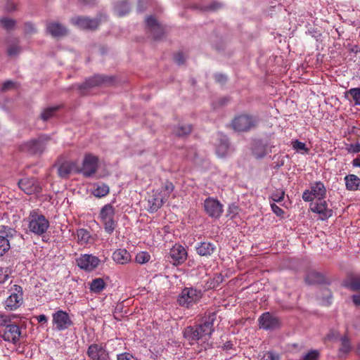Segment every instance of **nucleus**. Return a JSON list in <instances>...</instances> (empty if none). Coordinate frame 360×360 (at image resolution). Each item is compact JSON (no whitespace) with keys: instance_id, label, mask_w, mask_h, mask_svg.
Masks as SVG:
<instances>
[{"instance_id":"54","label":"nucleus","mask_w":360,"mask_h":360,"mask_svg":"<svg viewBox=\"0 0 360 360\" xmlns=\"http://www.w3.org/2000/svg\"><path fill=\"white\" fill-rule=\"evenodd\" d=\"M117 360H134L132 355L129 353L120 354L117 356Z\"/></svg>"},{"instance_id":"46","label":"nucleus","mask_w":360,"mask_h":360,"mask_svg":"<svg viewBox=\"0 0 360 360\" xmlns=\"http://www.w3.org/2000/svg\"><path fill=\"white\" fill-rule=\"evenodd\" d=\"M285 193L283 191H277L271 194V198L274 202H281L284 198Z\"/></svg>"},{"instance_id":"36","label":"nucleus","mask_w":360,"mask_h":360,"mask_svg":"<svg viewBox=\"0 0 360 360\" xmlns=\"http://www.w3.org/2000/svg\"><path fill=\"white\" fill-rule=\"evenodd\" d=\"M229 151V143L225 136H221L220 143L217 146L216 152L219 157L225 156Z\"/></svg>"},{"instance_id":"3","label":"nucleus","mask_w":360,"mask_h":360,"mask_svg":"<svg viewBox=\"0 0 360 360\" xmlns=\"http://www.w3.org/2000/svg\"><path fill=\"white\" fill-rule=\"evenodd\" d=\"M99 219L103 225L105 231L108 234H112L117 225V221L115 219V208L112 204H106L101 209Z\"/></svg>"},{"instance_id":"43","label":"nucleus","mask_w":360,"mask_h":360,"mask_svg":"<svg viewBox=\"0 0 360 360\" xmlns=\"http://www.w3.org/2000/svg\"><path fill=\"white\" fill-rule=\"evenodd\" d=\"M191 126L190 124H184L179 126L175 131L176 136H182L189 134L191 131Z\"/></svg>"},{"instance_id":"55","label":"nucleus","mask_w":360,"mask_h":360,"mask_svg":"<svg viewBox=\"0 0 360 360\" xmlns=\"http://www.w3.org/2000/svg\"><path fill=\"white\" fill-rule=\"evenodd\" d=\"M185 60V57H184V55L181 53H178L176 56H175V61L179 64V65H181V64H183Z\"/></svg>"},{"instance_id":"24","label":"nucleus","mask_w":360,"mask_h":360,"mask_svg":"<svg viewBox=\"0 0 360 360\" xmlns=\"http://www.w3.org/2000/svg\"><path fill=\"white\" fill-rule=\"evenodd\" d=\"M20 188L26 194L31 195L38 191V186L34 184L33 179H23L18 182Z\"/></svg>"},{"instance_id":"30","label":"nucleus","mask_w":360,"mask_h":360,"mask_svg":"<svg viewBox=\"0 0 360 360\" xmlns=\"http://www.w3.org/2000/svg\"><path fill=\"white\" fill-rule=\"evenodd\" d=\"M174 185L172 183L169 181H166L163 186L158 189L154 190L158 195H159L161 198L167 196V200L170 196V194L174 191Z\"/></svg>"},{"instance_id":"25","label":"nucleus","mask_w":360,"mask_h":360,"mask_svg":"<svg viewBox=\"0 0 360 360\" xmlns=\"http://www.w3.org/2000/svg\"><path fill=\"white\" fill-rule=\"evenodd\" d=\"M197 253L200 256H210L216 250V246L210 242H202L196 248Z\"/></svg>"},{"instance_id":"15","label":"nucleus","mask_w":360,"mask_h":360,"mask_svg":"<svg viewBox=\"0 0 360 360\" xmlns=\"http://www.w3.org/2000/svg\"><path fill=\"white\" fill-rule=\"evenodd\" d=\"M72 25L82 30H94L98 25V21L96 18L77 16L70 20Z\"/></svg>"},{"instance_id":"45","label":"nucleus","mask_w":360,"mask_h":360,"mask_svg":"<svg viewBox=\"0 0 360 360\" xmlns=\"http://www.w3.org/2000/svg\"><path fill=\"white\" fill-rule=\"evenodd\" d=\"M17 87V83L11 80L4 82L1 86V91L5 92L10 89H15Z\"/></svg>"},{"instance_id":"27","label":"nucleus","mask_w":360,"mask_h":360,"mask_svg":"<svg viewBox=\"0 0 360 360\" xmlns=\"http://www.w3.org/2000/svg\"><path fill=\"white\" fill-rule=\"evenodd\" d=\"M344 285L352 290H360V275L350 274L344 281Z\"/></svg>"},{"instance_id":"14","label":"nucleus","mask_w":360,"mask_h":360,"mask_svg":"<svg viewBox=\"0 0 360 360\" xmlns=\"http://www.w3.org/2000/svg\"><path fill=\"white\" fill-rule=\"evenodd\" d=\"M53 327L58 330L67 329L72 324V321L68 314L59 310L53 314Z\"/></svg>"},{"instance_id":"13","label":"nucleus","mask_w":360,"mask_h":360,"mask_svg":"<svg viewBox=\"0 0 360 360\" xmlns=\"http://www.w3.org/2000/svg\"><path fill=\"white\" fill-rule=\"evenodd\" d=\"M100 259L93 255L84 254L82 255L77 259L78 266L86 271H91L95 269L99 264Z\"/></svg>"},{"instance_id":"20","label":"nucleus","mask_w":360,"mask_h":360,"mask_svg":"<svg viewBox=\"0 0 360 360\" xmlns=\"http://www.w3.org/2000/svg\"><path fill=\"white\" fill-rule=\"evenodd\" d=\"M146 25L150 29L153 37L158 39L161 37L164 33L162 26L152 16H149L146 20Z\"/></svg>"},{"instance_id":"19","label":"nucleus","mask_w":360,"mask_h":360,"mask_svg":"<svg viewBox=\"0 0 360 360\" xmlns=\"http://www.w3.org/2000/svg\"><path fill=\"white\" fill-rule=\"evenodd\" d=\"M259 321L260 328L265 330L275 329L279 326V320L269 312L262 314Z\"/></svg>"},{"instance_id":"11","label":"nucleus","mask_w":360,"mask_h":360,"mask_svg":"<svg viewBox=\"0 0 360 360\" xmlns=\"http://www.w3.org/2000/svg\"><path fill=\"white\" fill-rule=\"evenodd\" d=\"M4 330L0 337L6 342L16 344L19 342L21 336V330L18 325L15 323H8L4 325Z\"/></svg>"},{"instance_id":"58","label":"nucleus","mask_w":360,"mask_h":360,"mask_svg":"<svg viewBox=\"0 0 360 360\" xmlns=\"http://www.w3.org/2000/svg\"><path fill=\"white\" fill-rule=\"evenodd\" d=\"M25 30L27 32H32L34 30L33 25L31 23L27 22L25 24Z\"/></svg>"},{"instance_id":"33","label":"nucleus","mask_w":360,"mask_h":360,"mask_svg":"<svg viewBox=\"0 0 360 360\" xmlns=\"http://www.w3.org/2000/svg\"><path fill=\"white\" fill-rule=\"evenodd\" d=\"M90 290L94 293L101 292L105 287V283L103 278H96L93 279L89 284Z\"/></svg>"},{"instance_id":"37","label":"nucleus","mask_w":360,"mask_h":360,"mask_svg":"<svg viewBox=\"0 0 360 360\" xmlns=\"http://www.w3.org/2000/svg\"><path fill=\"white\" fill-rule=\"evenodd\" d=\"M114 11L115 13L119 17L125 15L129 11V6L128 3L124 1L116 4L114 8Z\"/></svg>"},{"instance_id":"35","label":"nucleus","mask_w":360,"mask_h":360,"mask_svg":"<svg viewBox=\"0 0 360 360\" xmlns=\"http://www.w3.org/2000/svg\"><path fill=\"white\" fill-rule=\"evenodd\" d=\"M349 96L352 98V101L355 105L360 106V87L351 88L345 92V98L347 99Z\"/></svg>"},{"instance_id":"32","label":"nucleus","mask_w":360,"mask_h":360,"mask_svg":"<svg viewBox=\"0 0 360 360\" xmlns=\"http://www.w3.org/2000/svg\"><path fill=\"white\" fill-rule=\"evenodd\" d=\"M77 242L82 245H87L91 243V236L87 230L80 229L77 231Z\"/></svg>"},{"instance_id":"26","label":"nucleus","mask_w":360,"mask_h":360,"mask_svg":"<svg viewBox=\"0 0 360 360\" xmlns=\"http://www.w3.org/2000/svg\"><path fill=\"white\" fill-rule=\"evenodd\" d=\"M347 190L360 191V178L355 174H348L344 179Z\"/></svg>"},{"instance_id":"16","label":"nucleus","mask_w":360,"mask_h":360,"mask_svg":"<svg viewBox=\"0 0 360 360\" xmlns=\"http://www.w3.org/2000/svg\"><path fill=\"white\" fill-rule=\"evenodd\" d=\"M311 210L320 216L321 220L327 219L333 214V210L328 207V204L324 199L318 200L311 207Z\"/></svg>"},{"instance_id":"29","label":"nucleus","mask_w":360,"mask_h":360,"mask_svg":"<svg viewBox=\"0 0 360 360\" xmlns=\"http://www.w3.org/2000/svg\"><path fill=\"white\" fill-rule=\"evenodd\" d=\"M108 82V78L103 75H95L88 79L84 84L83 88H90L101 85Z\"/></svg>"},{"instance_id":"44","label":"nucleus","mask_w":360,"mask_h":360,"mask_svg":"<svg viewBox=\"0 0 360 360\" xmlns=\"http://www.w3.org/2000/svg\"><path fill=\"white\" fill-rule=\"evenodd\" d=\"M319 352L318 350L312 349L302 356L300 360H318Z\"/></svg>"},{"instance_id":"6","label":"nucleus","mask_w":360,"mask_h":360,"mask_svg":"<svg viewBox=\"0 0 360 360\" xmlns=\"http://www.w3.org/2000/svg\"><path fill=\"white\" fill-rule=\"evenodd\" d=\"M326 196V188L321 181H316L310 184V189L305 190L302 193V199L305 202H311L314 199H324Z\"/></svg>"},{"instance_id":"28","label":"nucleus","mask_w":360,"mask_h":360,"mask_svg":"<svg viewBox=\"0 0 360 360\" xmlns=\"http://www.w3.org/2000/svg\"><path fill=\"white\" fill-rule=\"evenodd\" d=\"M110 192L109 186L105 184H95L92 190V194L98 198L106 196Z\"/></svg>"},{"instance_id":"49","label":"nucleus","mask_w":360,"mask_h":360,"mask_svg":"<svg viewBox=\"0 0 360 360\" xmlns=\"http://www.w3.org/2000/svg\"><path fill=\"white\" fill-rule=\"evenodd\" d=\"M11 319L9 316L6 314H0V326L7 325L8 323H11Z\"/></svg>"},{"instance_id":"22","label":"nucleus","mask_w":360,"mask_h":360,"mask_svg":"<svg viewBox=\"0 0 360 360\" xmlns=\"http://www.w3.org/2000/svg\"><path fill=\"white\" fill-rule=\"evenodd\" d=\"M167 201V196L165 195L162 198H161L159 195L156 194L155 191H153V194L148 198V206L149 211L151 212H156L159 208H160L162 205Z\"/></svg>"},{"instance_id":"17","label":"nucleus","mask_w":360,"mask_h":360,"mask_svg":"<svg viewBox=\"0 0 360 360\" xmlns=\"http://www.w3.org/2000/svg\"><path fill=\"white\" fill-rule=\"evenodd\" d=\"M87 354L91 360H109L107 350L97 344H92L88 347Z\"/></svg>"},{"instance_id":"21","label":"nucleus","mask_w":360,"mask_h":360,"mask_svg":"<svg viewBox=\"0 0 360 360\" xmlns=\"http://www.w3.org/2000/svg\"><path fill=\"white\" fill-rule=\"evenodd\" d=\"M113 261L118 264H127L131 260V255L126 249L119 248L112 253Z\"/></svg>"},{"instance_id":"59","label":"nucleus","mask_w":360,"mask_h":360,"mask_svg":"<svg viewBox=\"0 0 360 360\" xmlns=\"http://www.w3.org/2000/svg\"><path fill=\"white\" fill-rule=\"evenodd\" d=\"M352 300L356 305H360V295H354Z\"/></svg>"},{"instance_id":"42","label":"nucleus","mask_w":360,"mask_h":360,"mask_svg":"<svg viewBox=\"0 0 360 360\" xmlns=\"http://www.w3.org/2000/svg\"><path fill=\"white\" fill-rule=\"evenodd\" d=\"M1 25L6 30H11L15 27V21L11 18H2L0 19Z\"/></svg>"},{"instance_id":"64","label":"nucleus","mask_w":360,"mask_h":360,"mask_svg":"<svg viewBox=\"0 0 360 360\" xmlns=\"http://www.w3.org/2000/svg\"><path fill=\"white\" fill-rule=\"evenodd\" d=\"M41 119L45 121V110H44L40 115Z\"/></svg>"},{"instance_id":"5","label":"nucleus","mask_w":360,"mask_h":360,"mask_svg":"<svg viewBox=\"0 0 360 360\" xmlns=\"http://www.w3.org/2000/svg\"><path fill=\"white\" fill-rule=\"evenodd\" d=\"M259 122L256 116L250 115H240L236 117L232 121V127L238 131H246L255 128Z\"/></svg>"},{"instance_id":"38","label":"nucleus","mask_w":360,"mask_h":360,"mask_svg":"<svg viewBox=\"0 0 360 360\" xmlns=\"http://www.w3.org/2000/svg\"><path fill=\"white\" fill-rule=\"evenodd\" d=\"M291 146L293 150L302 154H307L309 151V148L307 147L306 144L297 139L292 140L291 142Z\"/></svg>"},{"instance_id":"34","label":"nucleus","mask_w":360,"mask_h":360,"mask_svg":"<svg viewBox=\"0 0 360 360\" xmlns=\"http://www.w3.org/2000/svg\"><path fill=\"white\" fill-rule=\"evenodd\" d=\"M75 164L71 162H65L58 167V174L60 176L67 177L73 170Z\"/></svg>"},{"instance_id":"2","label":"nucleus","mask_w":360,"mask_h":360,"mask_svg":"<svg viewBox=\"0 0 360 360\" xmlns=\"http://www.w3.org/2000/svg\"><path fill=\"white\" fill-rule=\"evenodd\" d=\"M202 295L201 290L193 287H186L179 295L177 302L184 308L191 309L200 301Z\"/></svg>"},{"instance_id":"41","label":"nucleus","mask_w":360,"mask_h":360,"mask_svg":"<svg viewBox=\"0 0 360 360\" xmlns=\"http://www.w3.org/2000/svg\"><path fill=\"white\" fill-rule=\"evenodd\" d=\"M322 276L321 274L313 271L307 274L306 281L309 283H315L321 281Z\"/></svg>"},{"instance_id":"56","label":"nucleus","mask_w":360,"mask_h":360,"mask_svg":"<svg viewBox=\"0 0 360 360\" xmlns=\"http://www.w3.org/2000/svg\"><path fill=\"white\" fill-rule=\"evenodd\" d=\"M6 9L9 12H12V11H15L16 6H15V3L13 2V1H8L7 4H6Z\"/></svg>"},{"instance_id":"40","label":"nucleus","mask_w":360,"mask_h":360,"mask_svg":"<svg viewBox=\"0 0 360 360\" xmlns=\"http://www.w3.org/2000/svg\"><path fill=\"white\" fill-rule=\"evenodd\" d=\"M150 259V255L148 252L141 251L136 254L135 257V261L136 263L143 264L149 262Z\"/></svg>"},{"instance_id":"31","label":"nucleus","mask_w":360,"mask_h":360,"mask_svg":"<svg viewBox=\"0 0 360 360\" xmlns=\"http://www.w3.org/2000/svg\"><path fill=\"white\" fill-rule=\"evenodd\" d=\"M269 148L268 146L261 141L255 143L253 148L252 153L257 158H262L265 156L269 152Z\"/></svg>"},{"instance_id":"1","label":"nucleus","mask_w":360,"mask_h":360,"mask_svg":"<svg viewBox=\"0 0 360 360\" xmlns=\"http://www.w3.org/2000/svg\"><path fill=\"white\" fill-rule=\"evenodd\" d=\"M215 319L214 313L209 314L204 317L202 323L186 327L183 332L184 338L188 341L190 345L206 342L210 338L214 330L213 324Z\"/></svg>"},{"instance_id":"50","label":"nucleus","mask_w":360,"mask_h":360,"mask_svg":"<svg viewBox=\"0 0 360 360\" xmlns=\"http://www.w3.org/2000/svg\"><path fill=\"white\" fill-rule=\"evenodd\" d=\"M262 360H279V357L278 355L269 352L264 355Z\"/></svg>"},{"instance_id":"7","label":"nucleus","mask_w":360,"mask_h":360,"mask_svg":"<svg viewBox=\"0 0 360 360\" xmlns=\"http://www.w3.org/2000/svg\"><path fill=\"white\" fill-rule=\"evenodd\" d=\"M11 290V295L5 301V307L9 310H15L23 302L22 288L18 285H14Z\"/></svg>"},{"instance_id":"47","label":"nucleus","mask_w":360,"mask_h":360,"mask_svg":"<svg viewBox=\"0 0 360 360\" xmlns=\"http://www.w3.org/2000/svg\"><path fill=\"white\" fill-rule=\"evenodd\" d=\"M9 276V271L6 269L0 268V283L6 282Z\"/></svg>"},{"instance_id":"61","label":"nucleus","mask_w":360,"mask_h":360,"mask_svg":"<svg viewBox=\"0 0 360 360\" xmlns=\"http://www.w3.org/2000/svg\"><path fill=\"white\" fill-rule=\"evenodd\" d=\"M352 165L354 167H360V158H355L352 161Z\"/></svg>"},{"instance_id":"9","label":"nucleus","mask_w":360,"mask_h":360,"mask_svg":"<svg viewBox=\"0 0 360 360\" xmlns=\"http://www.w3.org/2000/svg\"><path fill=\"white\" fill-rule=\"evenodd\" d=\"M16 231L7 226H0V257L4 255L11 248L10 240Z\"/></svg>"},{"instance_id":"52","label":"nucleus","mask_w":360,"mask_h":360,"mask_svg":"<svg viewBox=\"0 0 360 360\" xmlns=\"http://www.w3.org/2000/svg\"><path fill=\"white\" fill-rule=\"evenodd\" d=\"M221 7V4L218 2H213L210 6L204 7L202 10L204 11H216L218 8Z\"/></svg>"},{"instance_id":"57","label":"nucleus","mask_w":360,"mask_h":360,"mask_svg":"<svg viewBox=\"0 0 360 360\" xmlns=\"http://www.w3.org/2000/svg\"><path fill=\"white\" fill-rule=\"evenodd\" d=\"M215 79L217 82L223 83L226 80V77L221 74H217L215 75Z\"/></svg>"},{"instance_id":"10","label":"nucleus","mask_w":360,"mask_h":360,"mask_svg":"<svg viewBox=\"0 0 360 360\" xmlns=\"http://www.w3.org/2000/svg\"><path fill=\"white\" fill-rule=\"evenodd\" d=\"M45 138L44 136H40L37 139H33L29 141L22 143L20 146V150L22 152L34 155L41 154L43 152L44 147Z\"/></svg>"},{"instance_id":"23","label":"nucleus","mask_w":360,"mask_h":360,"mask_svg":"<svg viewBox=\"0 0 360 360\" xmlns=\"http://www.w3.org/2000/svg\"><path fill=\"white\" fill-rule=\"evenodd\" d=\"M46 30L54 37H63L68 34L66 27L58 22L50 23Z\"/></svg>"},{"instance_id":"53","label":"nucleus","mask_w":360,"mask_h":360,"mask_svg":"<svg viewBox=\"0 0 360 360\" xmlns=\"http://www.w3.org/2000/svg\"><path fill=\"white\" fill-rule=\"evenodd\" d=\"M349 153H357L360 152V143L351 144L348 149Z\"/></svg>"},{"instance_id":"4","label":"nucleus","mask_w":360,"mask_h":360,"mask_svg":"<svg viewBox=\"0 0 360 360\" xmlns=\"http://www.w3.org/2000/svg\"><path fill=\"white\" fill-rule=\"evenodd\" d=\"M29 230L38 236L44 238L45 233V216L39 210L32 211L28 217Z\"/></svg>"},{"instance_id":"60","label":"nucleus","mask_w":360,"mask_h":360,"mask_svg":"<svg viewBox=\"0 0 360 360\" xmlns=\"http://www.w3.org/2000/svg\"><path fill=\"white\" fill-rule=\"evenodd\" d=\"M56 109H57V108H46V119L48 118V117L51 115V113L53 112V111L56 110Z\"/></svg>"},{"instance_id":"39","label":"nucleus","mask_w":360,"mask_h":360,"mask_svg":"<svg viewBox=\"0 0 360 360\" xmlns=\"http://www.w3.org/2000/svg\"><path fill=\"white\" fill-rule=\"evenodd\" d=\"M352 350V345L349 339L347 337H342L341 338V346L339 352L340 355H345L348 354Z\"/></svg>"},{"instance_id":"18","label":"nucleus","mask_w":360,"mask_h":360,"mask_svg":"<svg viewBox=\"0 0 360 360\" xmlns=\"http://www.w3.org/2000/svg\"><path fill=\"white\" fill-rule=\"evenodd\" d=\"M169 255L174 264H182L187 258V252L184 246L176 244L169 252Z\"/></svg>"},{"instance_id":"48","label":"nucleus","mask_w":360,"mask_h":360,"mask_svg":"<svg viewBox=\"0 0 360 360\" xmlns=\"http://www.w3.org/2000/svg\"><path fill=\"white\" fill-rule=\"evenodd\" d=\"M19 52H20V48L15 45L10 46L7 51L8 55L10 56H15V55L18 54Z\"/></svg>"},{"instance_id":"8","label":"nucleus","mask_w":360,"mask_h":360,"mask_svg":"<svg viewBox=\"0 0 360 360\" xmlns=\"http://www.w3.org/2000/svg\"><path fill=\"white\" fill-rule=\"evenodd\" d=\"M98 167V158L97 156L88 153L84 157L82 165L79 172L85 177L92 176L97 171Z\"/></svg>"},{"instance_id":"51","label":"nucleus","mask_w":360,"mask_h":360,"mask_svg":"<svg viewBox=\"0 0 360 360\" xmlns=\"http://www.w3.org/2000/svg\"><path fill=\"white\" fill-rule=\"evenodd\" d=\"M271 207L272 211L277 215V216H282L284 213L283 210L279 207L278 205H276L275 203L271 204Z\"/></svg>"},{"instance_id":"63","label":"nucleus","mask_w":360,"mask_h":360,"mask_svg":"<svg viewBox=\"0 0 360 360\" xmlns=\"http://www.w3.org/2000/svg\"><path fill=\"white\" fill-rule=\"evenodd\" d=\"M36 319H37L38 322H41L43 321H45V315L41 314V315L39 316L38 317H36Z\"/></svg>"},{"instance_id":"62","label":"nucleus","mask_w":360,"mask_h":360,"mask_svg":"<svg viewBox=\"0 0 360 360\" xmlns=\"http://www.w3.org/2000/svg\"><path fill=\"white\" fill-rule=\"evenodd\" d=\"M195 155V152L194 150H192L191 152H189L187 155V158L190 160H194V157L192 156V154Z\"/></svg>"},{"instance_id":"12","label":"nucleus","mask_w":360,"mask_h":360,"mask_svg":"<svg viewBox=\"0 0 360 360\" xmlns=\"http://www.w3.org/2000/svg\"><path fill=\"white\" fill-rule=\"evenodd\" d=\"M204 209L209 217L215 219L219 218L223 212L222 205L212 198H208L205 200Z\"/></svg>"}]
</instances>
